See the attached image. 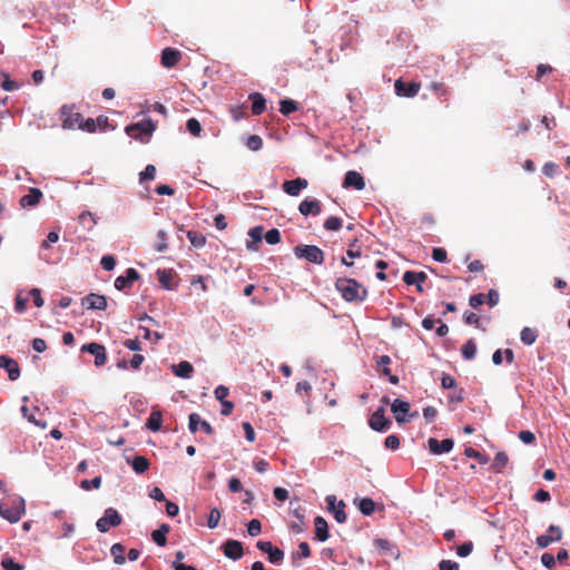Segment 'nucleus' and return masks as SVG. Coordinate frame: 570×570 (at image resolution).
Masks as SVG:
<instances>
[{"mask_svg":"<svg viewBox=\"0 0 570 570\" xmlns=\"http://www.w3.org/2000/svg\"><path fill=\"white\" fill-rule=\"evenodd\" d=\"M335 288L342 298L348 303H361L367 297V289L354 278L338 277L335 281Z\"/></svg>","mask_w":570,"mask_h":570,"instance_id":"obj_1","label":"nucleus"},{"mask_svg":"<svg viewBox=\"0 0 570 570\" xmlns=\"http://www.w3.org/2000/svg\"><path fill=\"white\" fill-rule=\"evenodd\" d=\"M24 500L21 497H17L10 502L0 503V515L10 523L18 522L24 513Z\"/></svg>","mask_w":570,"mask_h":570,"instance_id":"obj_2","label":"nucleus"},{"mask_svg":"<svg viewBox=\"0 0 570 570\" xmlns=\"http://www.w3.org/2000/svg\"><path fill=\"white\" fill-rule=\"evenodd\" d=\"M294 255L308 263L321 265L324 262V252L315 245H297L294 247Z\"/></svg>","mask_w":570,"mask_h":570,"instance_id":"obj_3","label":"nucleus"},{"mask_svg":"<svg viewBox=\"0 0 570 570\" xmlns=\"http://www.w3.org/2000/svg\"><path fill=\"white\" fill-rule=\"evenodd\" d=\"M122 523V518L119 512L114 508L105 510L104 515L96 522L99 532L106 533L110 528L119 527Z\"/></svg>","mask_w":570,"mask_h":570,"instance_id":"obj_4","label":"nucleus"},{"mask_svg":"<svg viewBox=\"0 0 570 570\" xmlns=\"http://www.w3.org/2000/svg\"><path fill=\"white\" fill-rule=\"evenodd\" d=\"M75 109L76 108L73 105H63L60 108V118L62 120L63 129H75L76 127L80 128L83 117L80 112H77Z\"/></svg>","mask_w":570,"mask_h":570,"instance_id":"obj_5","label":"nucleus"},{"mask_svg":"<svg viewBox=\"0 0 570 570\" xmlns=\"http://www.w3.org/2000/svg\"><path fill=\"white\" fill-rule=\"evenodd\" d=\"M155 124L151 119H146L127 126L126 132L136 139H142V136H150L155 130Z\"/></svg>","mask_w":570,"mask_h":570,"instance_id":"obj_6","label":"nucleus"},{"mask_svg":"<svg viewBox=\"0 0 570 570\" xmlns=\"http://www.w3.org/2000/svg\"><path fill=\"white\" fill-rule=\"evenodd\" d=\"M563 535L562 529L559 525H549L547 533L538 535L535 543L540 549L549 547L552 542L561 541Z\"/></svg>","mask_w":570,"mask_h":570,"instance_id":"obj_7","label":"nucleus"},{"mask_svg":"<svg viewBox=\"0 0 570 570\" xmlns=\"http://www.w3.org/2000/svg\"><path fill=\"white\" fill-rule=\"evenodd\" d=\"M256 548L268 554V560L271 563L279 564L284 559V551L277 547H274L269 541H258L256 543Z\"/></svg>","mask_w":570,"mask_h":570,"instance_id":"obj_8","label":"nucleus"},{"mask_svg":"<svg viewBox=\"0 0 570 570\" xmlns=\"http://www.w3.org/2000/svg\"><path fill=\"white\" fill-rule=\"evenodd\" d=\"M392 422L385 417L384 407H379L370 417L368 425L374 431L383 432L390 429Z\"/></svg>","mask_w":570,"mask_h":570,"instance_id":"obj_9","label":"nucleus"},{"mask_svg":"<svg viewBox=\"0 0 570 570\" xmlns=\"http://www.w3.org/2000/svg\"><path fill=\"white\" fill-rule=\"evenodd\" d=\"M81 352L90 353L95 356V365L102 366L107 362V353L104 345L92 342L89 344H85L81 347Z\"/></svg>","mask_w":570,"mask_h":570,"instance_id":"obj_10","label":"nucleus"},{"mask_svg":"<svg viewBox=\"0 0 570 570\" xmlns=\"http://www.w3.org/2000/svg\"><path fill=\"white\" fill-rule=\"evenodd\" d=\"M320 47L316 46V42L314 40H312L308 45V47L305 49L306 53L308 51H314L315 53V58H307L305 60H301L299 65L302 68H304L305 70H314V69H317V68H322V65H321V61H322V57L320 55Z\"/></svg>","mask_w":570,"mask_h":570,"instance_id":"obj_11","label":"nucleus"},{"mask_svg":"<svg viewBox=\"0 0 570 570\" xmlns=\"http://www.w3.org/2000/svg\"><path fill=\"white\" fill-rule=\"evenodd\" d=\"M394 88L397 96L412 98L419 94L421 85L415 81L405 82L401 79H397L394 83Z\"/></svg>","mask_w":570,"mask_h":570,"instance_id":"obj_12","label":"nucleus"},{"mask_svg":"<svg viewBox=\"0 0 570 570\" xmlns=\"http://www.w3.org/2000/svg\"><path fill=\"white\" fill-rule=\"evenodd\" d=\"M139 273L135 268L130 267L126 271V275L118 276L115 279V287L118 291L130 288L132 284L139 279Z\"/></svg>","mask_w":570,"mask_h":570,"instance_id":"obj_13","label":"nucleus"},{"mask_svg":"<svg viewBox=\"0 0 570 570\" xmlns=\"http://www.w3.org/2000/svg\"><path fill=\"white\" fill-rule=\"evenodd\" d=\"M224 556L232 560H239L244 554L242 542L229 539L223 544Z\"/></svg>","mask_w":570,"mask_h":570,"instance_id":"obj_14","label":"nucleus"},{"mask_svg":"<svg viewBox=\"0 0 570 570\" xmlns=\"http://www.w3.org/2000/svg\"><path fill=\"white\" fill-rule=\"evenodd\" d=\"M181 60V52L178 49L167 47L161 51L160 62L165 68H174Z\"/></svg>","mask_w":570,"mask_h":570,"instance_id":"obj_15","label":"nucleus"},{"mask_svg":"<svg viewBox=\"0 0 570 570\" xmlns=\"http://www.w3.org/2000/svg\"><path fill=\"white\" fill-rule=\"evenodd\" d=\"M1 367L7 371L10 381H16L20 377V367L14 358L8 355H0V368Z\"/></svg>","mask_w":570,"mask_h":570,"instance_id":"obj_16","label":"nucleus"},{"mask_svg":"<svg viewBox=\"0 0 570 570\" xmlns=\"http://www.w3.org/2000/svg\"><path fill=\"white\" fill-rule=\"evenodd\" d=\"M81 304L88 309L104 311L107 308V298L104 295L91 293L81 299Z\"/></svg>","mask_w":570,"mask_h":570,"instance_id":"obj_17","label":"nucleus"},{"mask_svg":"<svg viewBox=\"0 0 570 570\" xmlns=\"http://www.w3.org/2000/svg\"><path fill=\"white\" fill-rule=\"evenodd\" d=\"M428 445L431 453L440 455L450 452L453 449L454 442L452 439H444L440 442L434 438H430Z\"/></svg>","mask_w":570,"mask_h":570,"instance_id":"obj_18","label":"nucleus"},{"mask_svg":"<svg viewBox=\"0 0 570 570\" xmlns=\"http://www.w3.org/2000/svg\"><path fill=\"white\" fill-rule=\"evenodd\" d=\"M307 179L297 177L295 179L284 181L282 187L287 195L298 196L303 189L307 188Z\"/></svg>","mask_w":570,"mask_h":570,"instance_id":"obj_19","label":"nucleus"},{"mask_svg":"<svg viewBox=\"0 0 570 570\" xmlns=\"http://www.w3.org/2000/svg\"><path fill=\"white\" fill-rule=\"evenodd\" d=\"M343 187L362 190L365 188V180L360 173H357L355 170H350L345 175V178L343 181Z\"/></svg>","mask_w":570,"mask_h":570,"instance_id":"obj_20","label":"nucleus"},{"mask_svg":"<svg viewBox=\"0 0 570 570\" xmlns=\"http://www.w3.org/2000/svg\"><path fill=\"white\" fill-rule=\"evenodd\" d=\"M298 210L303 216H316L322 212L321 202L314 198H305L298 206Z\"/></svg>","mask_w":570,"mask_h":570,"instance_id":"obj_21","label":"nucleus"},{"mask_svg":"<svg viewBox=\"0 0 570 570\" xmlns=\"http://www.w3.org/2000/svg\"><path fill=\"white\" fill-rule=\"evenodd\" d=\"M198 426L202 429L203 432H205L208 435H212L214 433L213 426L205 420L200 419V415L197 413H191L189 415V430L195 433L198 430Z\"/></svg>","mask_w":570,"mask_h":570,"instance_id":"obj_22","label":"nucleus"},{"mask_svg":"<svg viewBox=\"0 0 570 570\" xmlns=\"http://www.w3.org/2000/svg\"><path fill=\"white\" fill-rule=\"evenodd\" d=\"M391 411L394 413L397 423H404L407 421L405 415L410 411V403L400 399H395L391 405Z\"/></svg>","mask_w":570,"mask_h":570,"instance_id":"obj_23","label":"nucleus"},{"mask_svg":"<svg viewBox=\"0 0 570 570\" xmlns=\"http://www.w3.org/2000/svg\"><path fill=\"white\" fill-rule=\"evenodd\" d=\"M42 198V191L39 188H30L29 193L20 198V205L23 208L36 206Z\"/></svg>","mask_w":570,"mask_h":570,"instance_id":"obj_24","label":"nucleus"},{"mask_svg":"<svg viewBox=\"0 0 570 570\" xmlns=\"http://www.w3.org/2000/svg\"><path fill=\"white\" fill-rule=\"evenodd\" d=\"M335 500L336 498L334 495H328L326 498L330 509H333L335 520L338 523H344L347 519V515L344 511L345 503L344 501H340L337 507H335Z\"/></svg>","mask_w":570,"mask_h":570,"instance_id":"obj_25","label":"nucleus"},{"mask_svg":"<svg viewBox=\"0 0 570 570\" xmlns=\"http://www.w3.org/2000/svg\"><path fill=\"white\" fill-rule=\"evenodd\" d=\"M314 527H315V539L324 542L328 539V524L327 521L323 517H316L314 519Z\"/></svg>","mask_w":570,"mask_h":570,"instance_id":"obj_26","label":"nucleus"},{"mask_svg":"<svg viewBox=\"0 0 570 570\" xmlns=\"http://www.w3.org/2000/svg\"><path fill=\"white\" fill-rule=\"evenodd\" d=\"M430 90L438 99H440L443 102H445L450 99V96H451L450 89L443 82H438V81L432 82L430 85Z\"/></svg>","mask_w":570,"mask_h":570,"instance_id":"obj_27","label":"nucleus"},{"mask_svg":"<svg viewBox=\"0 0 570 570\" xmlns=\"http://www.w3.org/2000/svg\"><path fill=\"white\" fill-rule=\"evenodd\" d=\"M249 99L252 101V112L255 116L262 115L266 108V100L259 92H254L249 95Z\"/></svg>","mask_w":570,"mask_h":570,"instance_id":"obj_28","label":"nucleus"},{"mask_svg":"<svg viewBox=\"0 0 570 570\" xmlns=\"http://www.w3.org/2000/svg\"><path fill=\"white\" fill-rule=\"evenodd\" d=\"M170 531V527L166 523L159 525L158 529L151 532V539L159 547H164L167 543V533Z\"/></svg>","mask_w":570,"mask_h":570,"instance_id":"obj_29","label":"nucleus"},{"mask_svg":"<svg viewBox=\"0 0 570 570\" xmlns=\"http://www.w3.org/2000/svg\"><path fill=\"white\" fill-rule=\"evenodd\" d=\"M426 279H428V275L424 272L406 271L403 274V282L406 285H415L419 283H424Z\"/></svg>","mask_w":570,"mask_h":570,"instance_id":"obj_30","label":"nucleus"},{"mask_svg":"<svg viewBox=\"0 0 570 570\" xmlns=\"http://www.w3.org/2000/svg\"><path fill=\"white\" fill-rule=\"evenodd\" d=\"M127 462L130 463L132 470L138 474L146 472L150 465L149 460L142 455H137L131 461L127 459Z\"/></svg>","mask_w":570,"mask_h":570,"instance_id":"obj_31","label":"nucleus"},{"mask_svg":"<svg viewBox=\"0 0 570 570\" xmlns=\"http://www.w3.org/2000/svg\"><path fill=\"white\" fill-rule=\"evenodd\" d=\"M163 414L160 411L154 410L147 419L146 426L153 432H157L161 429Z\"/></svg>","mask_w":570,"mask_h":570,"instance_id":"obj_32","label":"nucleus"},{"mask_svg":"<svg viewBox=\"0 0 570 570\" xmlns=\"http://www.w3.org/2000/svg\"><path fill=\"white\" fill-rule=\"evenodd\" d=\"M308 557H311V548H309L308 543L305 541L301 542L298 544V551H294L291 554L292 564L294 567H298L299 563L297 562V559L298 558H308Z\"/></svg>","mask_w":570,"mask_h":570,"instance_id":"obj_33","label":"nucleus"},{"mask_svg":"<svg viewBox=\"0 0 570 570\" xmlns=\"http://www.w3.org/2000/svg\"><path fill=\"white\" fill-rule=\"evenodd\" d=\"M173 370L177 376L181 379H188L190 377L194 367L188 361H181L177 365H174Z\"/></svg>","mask_w":570,"mask_h":570,"instance_id":"obj_34","label":"nucleus"},{"mask_svg":"<svg viewBox=\"0 0 570 570\" xmlns=\"http://www.w3.org/2000/svg\"><path fill=\"white\" fill-rule=\"evenodd\" d=\"M509 462V456L505 452H498L494 456L491 469L495 473H501Z\"/></svg>","mask_w":570,"mask_h":570,"instance_id":"obj_35","label":"nucleus"},{"mask_svg":"<svg viewBox=\"0 0 570 570\" xmlns=\"http://www.w3.org/2000/svg\"><path fill=\"white\" fill-rule=\"evenodd\" d=\"M461 353L464 360H473L476 354V344L474 340L470 338L466 341L461 348Z\"/></svg>","mask_w":570,"mask_h":570,"instance_id":"obj_36","label":"nucleus"},{"mask_svg":"<svg viewBox=\"0 0 570 570\" xmlns=\"http://www.w3.org/2000/svg\"><path fill=\"white\" fill-rule=\"evenodd\" d=\"M168 236L167 233L163 229L157 232L156 240L154 244V248L156 252L163 253L168 248Z\"/></svg>","mask_w":570,"mask_h":570,"instance_id":"obj_37","label":"nucleus"},{"mask_svg":"<svg viewBox=\"0 0 570 570\" xmlns=\"http://www.w3.org/2000/svg\"><path fill=\"white\" fill-rule=\"evenodd\" d=\"M110 553L114 557L115 563H117V564L125 563V561H126L125 556H124L125 547L121 543L112 544L110 548Z\"/></svg>","mask_w":570,"mask_h":570,"instance_id":"obj_38","label":"nucleus"},{"mask_svg":"<svg viewBox=\"0 0 570 570\" xmlns=\"http://www.w3.org/2000/svg\"><path fill=\"white\" fill-rule=\"evenodd\" d=\"M538 337L537 331L531 327H523L520 333V338L525 345H532Z\"/></svg>","mask_w":570,"mask_h":570,"instance_id":"obj_39","label":"nucleus"},{"mask_svg":"<svg viewBox=\"0 0 570 570\" xmlns=\"http://www.w3.org/2000/svg\"><path fill=\"white\" fill-rule=\"evenodd\" d=\"M157 278L164 288H170L171 281H173V271L171 269H158Z\"/></svg>","mask_w":570,"mask_h":570,"instance_id":"obj_40","label":"nucleus"},{"mask_svg":"<svg viewBox=\"0 0 570 570\" xmlns=\"http://www.w3.org/2000/svg\"><path fill=\"white\" fill-rule=\"evenodd\" d=\"M358 509L364 515H371L375 510V503L371 498H362L358 501Z\"/></svg>","mask_w":570,"mask_h":570,"instance_id":"obj_41","label":"nucleus"},{"mask_svg":"<svg viewBox=\"0 0 570 570\" xmlns=\"http://www.w3.org/2000/svg\"><path fill=\"white\" fill-rule=\"evenodd\" d=\"M279 111L284 116H288L289 114L296 111L298 109V104L292 99H284L279 102Z\"/></svg>","mask_w":570,"mask_h":570,"instance_id":"obj_42","label":"nucleus"},{"mask_svg":"<svg viewBox=\"0 0 570 570\" xmlns=\"http://www.w3.org/2000/svg\"><path fill=\"white\" fill-rule=\"evenodd\" d=\"M187 238L189 239L190 244L195 247H203L206 243L205 236L196 230H189L187 233Z\"/></svg>","mask_w":570,"mask_h":570,"instance_id":"obj_43","label":"nucleus"},{"mask_svg":"<svg viewBox=\"0 0 570 570\" xmlns=\"http://www.w3.org/2000/svg\"><path fill=\"white\" fill-rule=\"evenodd\" d=\"M464 455L466 458L475 459L480 464H487L489 462V458L482 453H480L478 450L473 448H466L464 450Z\"/></svg>","mask_w":570,"mask_h":570,"instance_id":"obj_44","label":"nucleus"},{"mask_svg":"<svg viewBox=\"0 0 570 570\" xmlns=\"http://www.w3.org/2000/svg\"><path fill=\"white\" fill-rule=\"evenodd\" d=\"M342 219L336 216H331L324 222V228L326 230L336 232L342 228Z\"/></svg>","mask_w":570,"mask_h":570,"instance_id":"obj_45","label":"nucleus"},{"mask_svg":"<svg viewBox=\"0 0 570 570\" xmlns=\"http://www.w3.org/2000/svg\"><path fill=\"white\" fill-rule=\"evenodd\" d=\"M78 220H79V224L87 227V228H91L92 226L96 225V219H95V216L92 213L90 212H83L79 215L78 217Z\"/></svg>","mask_w":570,"mask_h":570,"instance_id":"obj_46","label":"nucleus"},{"mask_svg":"<svg viewBox=\"0 0 570 570\" xmlns=\"http://www.w3.org/2000/svg\"><path fill=\"white\" fill-rule=\"evenodd\" d=\"M346 256L351 259L358 258L362 256V248L357 244V239H353L352 243H350L348 248L346 250Z\"/></svg>","mask_w":570,"mask_h":570,"instance_id":"obj_47","label":"nucleus"},{"mask_svg":"<svg viewBox=\"0 0 570 570\" xmlns=\"http://www.w3.org/2000/svg\"><path fill=\"white\" fill-rule=\"evenodd\" d=\"M246 146L253 151H257L263 147V139L258 135H250L247 138Z\"/></svg>","mask_w":570,"mask_h":570,"instance_id":"obj_48","label":"nucleus"},{"mask_svg":"<svg viewBox=\"0 0 570 570\" xmlns=\"http://www.w3.org/2000/svg\"><path fill=\"white\" fill-rule=\"evenodd\" d=\"M222 512L217 508H213L209 512L207 525L209 529H215L220 520Z\"/></svg>","mask_w":570,"mask_h":570,"instance_id":"obj_49","label":"nucleus"},{"mask_svg":"<svg viewBox=\"0 0 570 570\" xmlns=\"http://www.w3.org/2000/svg\"><path fill=\"white\" fill-rule=\"evenodd\" d=\"M186 127H187V130L193 135V136H199L200 132H202V125L200 122L196 119V118H190L187 120V124H186Z\"/></svg>","mask_w":570,"mask_h":570,"instance_id":"obj_50","label":"nucleus"},{"mask_svg":"<svg viewBox=\"0 0 570 570\" xmlns=\"http://www.w3.org/2000/svg\"><path fill=\"white\" fill-rule=\"evenodd\" d=\"M264 237L268 244L276 245L281 242V232L277 228H272L264 235Z\"/></svg>","mask_w":570,"mask_h":570,"instance_id":"obj_51","label":"nucleus"},{"mask_svg":"<svg viewBox=\"0 0 570 570\" xmlns=\"http://www.w3.org/2000/svg\"><path fill=\"white\" fill-rule=\"evenodd\" d=\"M262 531V523L258 519H253L247 524V532L250 537H257Z\"/></svg>","mask_w":570,"mask_h":570,"instance_id":"obj_52","label":"nucleus"},{"mask_svg":"<svg viewBox=\"0 0 570 570\" xmlns=\"http://www.w3.org/2000/svg\"><path fill=\"white\" fill-rule=\"evenodd\" d=\"M101 485V476H95L91 480H82L80 483L81 489L89 491L91 488L99 489Z\"/></svg>","mask_w":570,"mask_h":570,"instance_id":"obj_53","label":"nucleus"},{"mask_svg":"<svg viewBox=\"0 0 570 570\" xmlns=\"http://www.w3.org/2000/svg\"><path fill=\"white\" fill-rule=\"evenodd\" d=\"M156 176V167L154 165H147L145 170L139 174L140 183L145 180H153Z\"/></svg>","mask_w":570,"mask_h":570,"instance_id":"obj_54","label":"nucleus"},{"mask_svg":"<svg viewBox=\"0 0 570 570\" xmlns=\"http://www.w3.org/2000/svg\"><path fill=\"white\" fill-rule=\"evenodd\" d=\"M1 566L4 570H23V566L14 562V560L10 557L3 558Z\"/></svg>","mask_w":570,"mask_h":570,"instance_id":"obj_55","label":"nucleus"},{"mask_svg":"<svg viewBox=\"0 0 570 570\" xmlns=\"http://www.w3.org/2000/svg\"><path fill=\"white\" fill-rule=\"evenodd\" d=\"M391 363V357L389 355H382L377 358L376 364L377 366H382V375H390V367L387 365Z\"/></svg>","mask_w":570,"mask_h":570,"instance_id":"obj_56","label":"nucleus"},{"mask_svg":"<svg viewBox=\"0 0 570 570\" xmlns=\"http://www.w3.org/2000/svg\"><path fill=\"white\" fill-rule=\"evenodd\" d=\"M473 550V543L471 541L464 542L456 548V553L461 558L468 557Z\"/></svg>","mask_w":570,"mask_h":570,"instance_id":"obj_57","label":"nucleus"},{"mask_svg":"<svg viewBox=\"0 0 570 570\" xmlns=\"http://www.w3.org/2000/svg\"><path fill=\"white\" fill-rule=\"evenodd\" d=\"M264 227L255 226L249 229L248 236L253 239V243H259L263 238Z\"/></svg>","mask_w":570,"mask_h":570,"instance_id":"obj_58","label":"nucleus"},{"mask_svg":"<svg viewBox=\"0 0 570 570\" xmlns=\"http://www.w3.org/2000/svg\"><path fill=\"white\" fill-rule=\"evenodd\" d=\"M100 264L105 271H112L116 266V258L112 255H105L102 256Z\"/></svg>","mask_w":570,"mask_h":570,"instance_id":"obj_59","label":"nucleus"},{"mask_svg":"<svg viewBox=\"0 0 570 570\" xmlns=\"http://www.w3.org/2000/svg\"><path fill=\"white\" fill-rule=\"evenodd\" d=\"M441 386L446 390L454 389L456 386V381L452 375L443 373L441 377Z\"/></svg>","mask_w":570,"mask_h":570,"instance_id":"obj_60","label":"nucleus"},{"mask_svg":"<svg viewBox=\"0 0 570 570\" xmlns=\"http://www.w3.org/2000/svg\"><path fill=\"white\" fill-rule=\"evenodd\" d=\"M432 257L434 261L440 262V263L448 262V253L444 248H441V247L433 248Z\"/></svg>","mask_w":570,"mask_h":570,"instance_id":"obj_61","label":"nucleus"},{"mask_svg":"<svg viewBox=\"0 0 570 570\" xmlns=\"http://www.w3.org/2000/svg\"><path fill=\"white\" fill-rule=\"evenodd\" d=\"M374 544L379 550H381L384 553L389 552L393 548V544L389 540L383 538L375 539Z\"/></svg>","mask_w":570,"mask_h":570,"instance_id":"obj_62","label":"nucleus"},{"mask_svg":"<svg viewBox=\"0 0 570 570\" xmlns=\"http://www.w3.org/2000/svg\"><path fill=\"white\" fill-rule=\"evenodd\" d=\"M214 394H215V397L222 402V401H226V397L228 396L229 394V389L225 385H218L215 391H214Z\"/></svg>","mask_w":570,"mask_h":570,"instance_id":"obj_63","label":"nucleus"},{"mask_svg":"<svg viewBox=\"0 0 570 570\" xmlns=\"http://www.w3.org/2000/svg\"><path fill=\"white\" fill-rule=\"evenodd\" d=\"M440 570H460L459 563L451 560H442L439 563Z\"/></svg>","mask_w":570,"mask_h":570,"instance_id":"obj_64","label":"nucleus"}]
</instances>
